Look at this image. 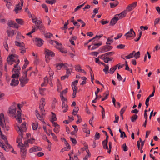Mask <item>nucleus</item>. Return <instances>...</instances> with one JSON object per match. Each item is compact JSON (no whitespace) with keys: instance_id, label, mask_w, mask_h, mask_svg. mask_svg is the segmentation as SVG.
<instances>
[{"instance_id":"obj_3","label":"nucleus","mask_w":160,"mask_h":160,"mask_svg":"<svg viewBox=\"0 0 160 160\" xmlns=\"http://www.w3.org/2000/svg\"><path fill=\"white\" fill-rule=\"evenodd\" d=\"M112 48V46L108 45H106L102 47L99 49L98 51L101 53L109 51Z\"/></svg>"},{"instance_id":"obj_9","label":"nucleus","mask_w":160,"mask_h":160,"mask_svg":"<svg viewBox=\"0 0 160 160\" xmlns=\"http://www.w3.org/2000/svg\"><path fill=\"white\" fill-rule=\"evenodd\" d=\"M120 14H117L112 18L111 20L110 24L112 26H113L117 22V21L119 19L117 16H120Z\"/></svg>"},{"instance_id":"obj_64","label":"nucleus","mask_w":160,"mask_h":160,"mask_svg":"<svg viewBox=\"0 0 160 160\" xmlns=\"http://www.w3.org/2000/svg\"><path fill=\"white\" fill-rule=\"evenodd\" d=\"M99 9V8H96L94 9L93 10V13L94 14H96L98 12V9Z\"/></svg>"},{"instance_id":"obj_63","label":"nucleus","mask_w":160,"mask_h":160,"mask_svg":"<svg viewBox=\"0 0 160 160\" xmlns=\"http://www.w3.org/2000/svg\"><path fill=\"white\" fill-rule=\"evenodd\" d=\"M72 87L73 90V91L77 92L78 89V88L76 87V86H74L72 85Z\"/></svg>"},{"instance_id":"obj_45","label":"nucleus","mask_w":160,"mask_h":160,"mask_svg":"<svg viewBox=\"0 0 160 160\" xmlns=\"http://www.w3.org/2000/svg\"><path fill=\"white\" fill-rule=\"evenodd\" d=\"M46 80H47V82L48 83L49 80H48V79L47 78V77L46 76L44 78V82L42 83V84H41V86L42 87H43V86L46 85L45 84V82Z\"/></svg>"},{"instance_id":"obj_30","label":"nucleus","mask_w":160,"mask_h":160,"mask_svg":"<svg viewBox=\"0 0 160 160\" xmlns=\"http://www.w3.org/2000/svg\"><path fill=\"white\" fill-rule=\"evenodd\" d=\"M127 108L126 106L124 107L121 110V118H122V119H123V117L122 116V114L124 113Z\"/></svg>"},{"instance_id":"obj_1","label":"nucleus","mask_w":160,"mask_h":160,"mask_svg":"<svg viewBox=\"0 0 160 160\" xmlns=\"http://www.w3.org/2000/svg\"><path fill=\"white\" fill-rule=\"evenodd\" d=\"M26 123L24 122L21 125L20 127L18 125H17L15 128L16 130L18 132L19 135L21 136L22 138H23V132L24 131H26Z\"/></svg>"},{"instance_id":"obj_22","label":"nucleus","mask_w":160,"mask_h":160,"mask_svg":"<svg viewBox=\"0 0 160 160\" xmlns=\"http://www.w3.org/2000/svg\"><path fill=\"white\" fill-rule=\"evenodd\" d=\"M57 2L56 0H46L45 1V2L48 4L52 5L53 4Z\"/></svg>"},{"instance_id":"obj_19","label":"nucleus","mask_w":160,"mask_h":160,"mask_svg":"<svg viewBox=\"0 0 160 160\" xmlns=\"http://www.w3.org/2000/svg\"><path fill=\"white\" fill-rule=\"evenodd\" d=\"M17 22L21 25H23L24 23V22L23 20L21 19L17 18L15 19Z\"/></svg>"},{"instance_id":"obj_27","label":"nucleus","mask_w":160,"mask_h":160,"mask_svg":"<svg viewBox=\"0 0 160 160\" xmlns=\"http://www.w3.org/2000/svg\"><path fill=\"white\" fill-rule=\"evenodd\" d=\"M20 74L19 73H15L13 74L12 75L11 78H13V79H15V78H18L20 76Z\"/></svg>"},{"instance_id":"obj_6","label":"nucleus","mask_w":160,"mask_h":160,"mask_svg":"<svg viewBox=\"0 0 160 160\" xmlns=\"http://www.w3.org/2000/svg\"><path fill=\"white\" fill-rule=\"evenodd\" d=\"M16 110V108L15 105H12L9 108L8 113L9 114L13 116L15 115Z\"/></svg>"},{"instance_id":"obj_5","label":"nucleus","mask_w":160,"mask_h":160,"mask_svg":"<svg viewBox=\"0 0 160 160\" xmlns=\"http://www.w3.org/2000/svg\"><path fill=\"white\" fill-rule=\"evenodd\" d=\"M45 52L46 58H49L50 56L53 57L55 56L54 53L48 49L45 48Z\"/></svg>"},{"instance_id":"obj_50","label":"nucleus","mask_w":160,"mask_h":160,"mask_svg":"<svg viewBox=\"0 0 160 160\" xmlns=\"http://www.w3.org/2000/svg\"><path fill=\"white\" fill-rule=\"evenodd\" d=\"M149 99H150V98L148 97L146 99V100L145 101V104L146 106V108H147L149 104L148 103L149 101Z\"/></svg>"},{"instance_id":"obj_48","label":"nucleus","mask_w":160,"mask_h":160,"mask_svg":"<svg viewBox=\"0 0 160 160\" xmlns=\"http://www.w3.org/2000/svg\"><path fill=\"white\" fill-rule=\"evenodd\" d=\"M133 57H134V56L133 55V53H130L128 55L126 56L125 58L127 59H129L131 58H133Z\"/></svg>"},{"instance_id":"obj_8","label":"nucleus","mask_w":160,"mask_h":160,"mask_svg":"<svg viewBox=\"0 0 160 160\" xmlns=\"http://www.w3.org/2000/svg\"><path fill=\"white\" fill-rule=\"evenodd\" d=\"M137 2H134L131 4L129 5L126 8V10L128 12H130L137 5Z\"/></svg>"},{"instance_id":"obj_25","label":"nucleus","mask_w":160,"mask_h":160,"mask_svg":"<svg viewBox=\"0 0 160 160\" xmlns=\"http://www.w3.org/2000/svg\"><path fill=\"white\" fill-rule=\"evenodd\" d=\"M14 22L12 20H10L8 21L7 22V25L10 27H13V25Z\"/></svg>"},{"instance_id":"obj_15","label":"nucleus","mask_w":160,"mask_h":160,"mask_svg":"<svg viewBox=\"0 0 160 160\" xmlns=\"http://www.w3.org/2000/svg\"><path fill=\"white\" fill-rule=\"evenodd\" d=\"M37 118L39 119L40 121H41L43 123L45 124V122L44 121V119L43 118V117L42 115H41L39 113L38 114H36Z\"/></svg>"},{"instance_id":"obj_32","label":"nucleus","mask_w":160,"mask_h":160,"mask_svg":"<svg viewBox=\"0 0 160 160\" xmlns=\"http://www.w3.org/2000/svg\"><path fill=\"white\" fill-rule=\"evenodd\" d=\"M122 148L124 151L125 152L128 150V148L127 146L126 143H124L122 145Z\"/></svg>"},{"instance_id":"obj_24","label":"nucleus","mask_w":160,"mask_h":160,"mask_svg":"<svg viewBox=\"0 0 160 160\" xmlns=\"http://www.w3.org/2000/svg\"><path fill=\"white\" fill-rule=\"evenodd\" d=\"M38 126V123H32V126L33 130H36Z\"/></svg>"},{"instance_id":"obj_2","label":"nucleus","mask_w":160,"mask_h":160,"mask_svg":"<svg viewBox=\"0 0 160 160\" xmlns=\"http://www.w3.org/2000/svg\"><path fill=\"white\" fill-rule=\"evenodd\" d=\"M22 145L19 147L20 148V154L21 155L22 160H25L26 156L27 150L26 146L23 143H22Z\"/></svg>"},{"instance_id":"obj_28","label":"nucleus","mask_w":160,"mask_h":160,"mask_svg":"<svg viewBox=\"0 0 160 160\" xmlns=\"http://www.w3.org/2000/svg\"><path fill=\"white\" fill-rule=\"evenodd\" d=\"M114 53V52H107L105 54H104V55L105 57H108V56H111L113 55Z\"/></svg>"},{"instance_id":"obj_42","label":"nucleus","mask_w":160,"mask_h":160,"mask_svg":"<svg viewBox=\"0 0 160 160\" xmlns=\"http://www.w3.org/2000/svg\"><path fill=\"white\" fill-rule=\"evenodd\" d=\"M68 20L67 22H66L65 23L64 26L61 28V29L62 30H65L68 28L67 25L68 24Z\"/></svg>"},{"instance_id":"obj_37","label":"nucleus","mask_w":160,"mask_h":160,"mask_svg":"<svg viewBox=\"0 0 160 160\" xmlns=\"http://www.w3.org/2000/svg\"><path fill=\"white\" fill-rule=\"evenodd\" d=\"M138 116L135 114L133 115L131 118V120L132 122H134L137 118Z\"/></svg>"},{"instance_id":"obj_41","label":"nucleus","mask_w":160,"mask_h":160,"mask_svg":"<svg viewBox=\"0 0 160 160\" xmlns=\"http://www.w3.org/2000/svg\"><path fill=\"white\" fill-rule=\"evenodd\" d=\"M115 120L113 121V122L115 123H117L118 122L119 119V116L116 114L115 115Z\"/></svg>"},{"instance_id":"obj_49","label":"nucleus","mask_w":160,"mask_h":160,"mask_svg":"<svg viewBox=\"0 0 160 160\" xmlns=\"http://www.w3.org/2000/svg\"><path fill=\"white\" fill-rule=\"evenodd\" d=\"M39 59L36 56L35 58L34 61V64L37 65L39 63Z\"/></svg>"},{"instance_id":"obj_4","label":"nucleus","mask_w":160,"mask_h":160,"mask_svg":"<svg viewBox=\"0 0 160 160\" xmlns=\"http://www.w3.org/2000/svg\"><path fill=\"white\" fill-rule=\"evenodd\" d=\"M19 80L20 82V84L22 87H23L25 86V85L29 81V79L27 77H24V76H22L19 78Z\"/></svg>"},{"instance_id":"obj_33","label":"nucleus","mask_w":160,"mask_h":160,"mask_svg":"<svg viewBox=\"0 0 160 160\" xmlns=\"http://www.w3.org/2000/svg\"><path fill=\"white\" fill-rule=\"evenodd\" d=\"M0 147H2L6 151H8L6 149H8L7 147L3 144V143L1 142H0Z\"/></svg>"},{"instance_id":"obj_16","label":"nucleus","mask_w":160,"mask_h":160,"mask_svg":"<svg viewBox=\"0 0 160 160\" xmlns=\"http://www.w3.org/2000/svg\"><path fill=\"white\" fill-rule=\"evenodd\" d=\"M15 43L16 46L22 48H24V47H25L24 44L22 42H19L17 41H15Z\"/></svg>"},{"instance_id":"obj_43","label":"nucleus","mask_w":160,"mask_h":160,"mask_svg":"<svg viewBox=\"0 0 160 160\" xmlns=\"http://www.w3.org/2000/svg\"><path fill=\"white\" fill-rule=\"evenodd\" d=\"M51 135L52 136L53 139L56 141H58L57 137L55 135V134L52 132L51 131Z\"/></svg>"},{"instance_id":"obj_58","label":"nucleus","mask_w":160,"mask_h":160,"mask_svg":"<svg viewBox=\"0 0 160 160\" xmlns=\"http://www.w3.org/2000/svg\"><path fill=\"white\" fill-rule=\"evenodd\" d=\"M101 22L102 25H104L107 23H109V21H103V20L101 21Z\"/></svg>"},{"instance_id":"obj_52","label":"nucleus","mask_w":160,"mask_h":160,"mask_svg":"<svg viewBox=\"0 0 160 160\" xmlns=\"http://www.w3.org/2000/svg\"><path fill=\"white\" fill-rule=\"evenodd\" d=\"M0 135L1 136V138L4 141L6 140L7 139V137L5 135L2 134V133H0Z\"/></svg>"},{"instance_id":"obj_17","label":"nucleus","mask_w":160,"mask_h":160,"mask_svg":"<svg viewBox=\"0 0 160 160\" xmlns=\"http://www.w3.org/2000/svg\"><path fill=\"white\" fill-rule=\"evenodd\" d=\"M13 57H15L17 58L18 59V56L15 54H12L9 55L7 58H8L9 61H12V59H13Z\"/></svg>"},{"instance_id":"obj_20","label":"nucleus","mask_w":160,"mask_h":160,"mask_svg":"<svg viewBox=\"0 0 160 160\" xmlns=\"http://www.w3.org/2000/svg\"><path fill=\"white\" fill-rule=\"evenodd\" d=\"M108 142H106V141H103L102 142V144L103 146V148L104 149H108Z\"/></svg>"},{"instance_id":"obj_60","label":"nucleus","mask_w":160,"mask_h":160,"mask_svg":"<svg viewBox=\"0 0 160 160\" xmlns=\"http://www.w3.org/2000/svg\"><path fill=\"white\" fill-rule=\"evenodd\" d=\"M60 49V51L62 53H66L67 52V50L65 48H61Z\"/></svg>"},{"instance_id":"obj_29","label":"nucleus","mask_w":160,"mask_h":160,"mask_svg":"<svg viewBox=\"0 0 160 160\" xmlns=\"http://www.w3.org/2000/svg\"><path fill=\"white\" fill-rule=\"evenodd\" d=\"M104 66L105 68L103 69V71L105 72V74H107L108 73L109 66L108 65H106Z\"/></svg>"},{"instance_id":"obj_44","label":"nucleus","mask_w":160,"mask_h":160,"mask_svg":"<svg viewBox=\"0 0 160 160\" xmlns=\"http://www.w3.org/2000/svg\"><path fill=\"white\" fill-rule=\"evenodd\" d=\"M22 138H17L16 141V142L17 143H18V146L19 147L21 146V145H22V143H21V144H20V142H21L22 140Z\"/></svg>"},{"instance_id":"obj_10","label":"nucleus","mask_w":160,"mask_h":160,"mask_svg":"<svg viewBox=\"0 0 160 160\" xmlns=\"http://www.w3.org/2000/svg\"><path fill=\"white\" fill-rule=\"evenodd\" d=\"M133 33L134 34V36L135 37L136 36L135 32H134L132 29H131L130 31H128L125 34V36H126L127 38H131L133 36Z\"/></svg>"},{"instance_id":"obj_62","label":"nucleus","mask_w":160,"mask_h":160,"mask_svg":"<svg viewBox=\"0 0 160 160\" xmlns=\"http://www.w3.org/2000/svg\"><path fill=\"white\" fill-rule=\"evenodd\" d=\"M62 108H68V107L67 104H66L65 102H63L62 103Z\"/></svg>"},{"instance_id":"obj_36","label":"nucleus","mask_w":160,"mask_h":160,"mask_svg":"<svg viewBox=\"0 0 160 160\" xmlns=\"http://www.w3.org/2000/svg\"><path fill=\"white\" fill-rule=\"evenodd\" d=\"M37 151H37V149H36V147H35V146L34 147L31 148L29 150V152L30 153L32 152H34Z\"/></svg>"},{"instance_id":"obj_11","label":"nucleus","mask_w":160,"mask_h":160,"mask_svg":"<svg viewBox=\"0 0 160 160\" xmlns=\"http://www.w3.org/2000/svg\"><path fill=\"white\" fill-rule=\"evenodd\" d=\"M102 44V43L101 42H99V43H95L92 42V44L91 45H93L91 48V50H94L97 48H98L99 46L101 45Z\"/></svg>"},{"instance_id":"obj_35","label":"nucleus","mask_w":160,"mask_h":160,"mask_svg":"<svg viewBox=\"0 0 160 160\" xmlns=\"http://www.w3.org/2000/svg\"><path fill=\"white\" fill-rule=\"evenodd\" d=\"M70 139L72 143L74 145L77 143V142L75 139L71 137H70Z\"/></svg>"},{"instance_id":"obj_40","label":"nucleus","mask_w":160,"mask_h":160,"mask_svg":"<svg viewBox=\"0 0 160 160\" xmlns=\"http://www.w3.org/2000/svg\"><path fill=\"white\" fill-rule=\"evenodd\" d=\"M140 52L139 51H138L134 54V56L135 57V58L136 59H138V58H139L140 57Z\"/></svg>"},{"instance_id":"obj_23","label":"nucleus","mask_w":160,"mask_h":160,"mask_svg":"<svg viewBox=\"0 0 160 160\" xmlns=\"http://www.w3.org/2000/svg\"><path fill=\"white\" fill-rule=\"evenodd\" d=\"M7 32L8 34V37H10L11 34H12V36H13L15 34L14 30H12V31H9L7 30Z\"/></svg>"},{"instance_id":"obj_12","label":"nucleus","mask_w":160,"mask_h":160,"mask_svg":"<svg viewBox=\"0 0 160 160\" xmlns=\"http://www.w3.org/2000/svg\"><path fill=\"white\" fill-rule=\"evenodd\" d=\"M22 9L21 7L20 6V3L16 5V7L15 8L14 11H15L16 14L18 13L19 12V11H21Z\"/></svg>"},{"instance_id":"obj_14","label":"nucleus","mask_w":160,"mask_h":160,"mask_svg":"<svg viewBox=\"0 0 160 160\" xmlns=\"http://www.w3.org/2000/svg\"><path fill=\"white\" fill-rule=\"evenodd\" d=\"M21 70V68L20 66H18L17 68H13L12 71V73H16L20 74V71Z\"/></svg>"},{"instance_id":"obj_55","label":"nucleus","mask_w":160,"mask_h":160,"mask_svg":"<svg viewBox=\"0 0 160 160\" xmlns=\"http://www.w3.org/2000/svg\"><path fill=\"white\" fill-rule=\"evenodd\" d=\"M123 137H126L127 136L124 132L121 131V137H122L124 138Z\"/></svg>"},{"instance_id":"obj_61","label":"nucleus","mask_w":160,"mask_h":160,"mask_svg":"<svg viewBox=\"0 0 160 160\" xmlns=\"http://www.w3.org/2000/svg\"><path fill=\"white\" fill-rule=\"evenodd\" d=\"M12 5V3L10 1L7 2L6 4V6L9 9L10 8V6Z\"/></svg>"},{"instance_id":"obj_59","label":"nucleus","mask_w":160,"mask_h":160,"mask_svg":"<svg viewBox=\"0 0 160 160\" xmlns=\"http://www.w3.org/2000/svg\"><path fill=\"white\" fill-rule=\"evenodd\" d=\"M108 95H109V93H108H108H107L106 94V95H105V97H104V98H102V101H104L105 100L107 99L108 98Z\"/></svg>"},{"instance_id":"obj_21","label":"nucleus","mask_w":160,"mask_h":160,"mask_svg":"<svg viewBox=\"0 0 160 160\" xmlns=\"http://www.w3.org/2000/svg\"><path fill=\"white\" fill-rule=\"evenodd\" d=\"M64 65V63H60L58 64H56V68H57L58 70H60Z\"/></svg>"},{"instance_id":"obj_26","label":"nucleus","mask_w":160,"mask_h":160,"mask_svg":"<svg viewBox=\"0 0 160 160\" xmlns=\"http://www.w3.org/2000/svg\"><path fill=\"white\" fill-rule=\"evenodd\" d=\"M126 10H125L122 12H121V18H123L125 17L127 14Z\"/></svg>"},{"instance_id":"obj_51","label":"nucleus","mask_w":160,"mask_h":160,"mask_svg":"<svg viewBox=\"0 0 160 160\" xmlns=\"http://www.w3.org/2000/svg\"><path fill=\"white\" fill-rule=\"evenodd\" d=\"M116 70V68H113V67H112L110 69V72L112 74Z\"/></svg>"},{"instance_id":"obj_56","label":"nucleus","mask_w":160,"mask_h":160,"mask_svg":"<svg viewBox=\"0 0 160 160\" xmlns=\"http://www.w3.org/2000/svg\"><path fill=\"white\" fill-rule=\"evenodd\" d=\"M140 29L143 30H147L148 29V27L147 26H145L144 27L143 26H141L140 27Z\"/></svg>"},{"instance_id":"obj_47","label":"nucleus","mask_w":160,"mask_h":160,"mask_svg":"<svg viewBox=\"0 0 160 160\" xmlns=\"http://www.w3.org/2000/svg\"><path fill=\"white\" fill-rule=\"evenodd\" d=\"M3 45L4 48L6 49V50L8 51V44H7V42H4Z\"/></svg>"},{"instance_id":"obj_7","label":"nucleus","mask_w":160,"mask_h":160,"mask_svg":"<svg viewBox=\"0 0 160 160\" xmlns=\"http://www.w3.org/2000/svg\"><path fill=\"white\" fill-rule=\"evenodd\" d=\"M35 44L38 47H41L43 44V41L41 39L35 38L34 40Z\"/></svg>"},{"instance_id":"obj_39","label":"nucleus","mask_w":160,"mask_h":160,"mask_svg":"<svg viewBox=\"0 0 160 160\" xmlns=\"http://www.w3.org/2000/svg\"><path fill=\"white\" fill-rule=\"evenodd\" d=\"M45 100V99L44 98H42L40 100V102H41V105L44 106L46 104Z\"/></svg>"},{"instance_id":"obj_54","label":"nucleus","mask_w":160,"mask_h":160,"mask_svg":"<svg viewBox=\"0 0 160 160\" xmlns=\"http://www.w3.org/2000/svg\"><path fill=\"white\" fill-rule=\"evenodd\" d=\"M69 75H65L62 76L61 77V79L62 80H64L65 78H68L69 77Z\"/></svg>"},{"instance_id":"obj_13","label":"nucleus","mask_w":160,"mask_h":160,"mask_svg":"<svg viewBox=\"0 0 160 160\" xmlns=\"http://www.w3.org/2000/svg\"><path fill=\"white\" fill-rule=\"evenodd\" d=\"M19 83L18 80H15V79H12V80L10 85L12 86H15L18 85Z\"/></svg>"},{"instance_id":"obj_38","label":"nucleus","mask_w":160,"mask_h":160,"mask_svg":"<svg viewBox=\"0 0 160 160\" xmlns=\"http://www.w3.org/2000/svg\"><path fill=\"white\" fill-rule=\"evenodd\" d=\"M94 137L95 140H98L100 138V134L98 132H96Z\"/></svg>"},{"instance_id":"obj_18","label":"nucleus","mask_w":160,"mask_h":160,"mask_svg":"<svg viewBox=\"0 0 160 160\" xmlns=\"http://www.w3.org/2000/svg\"><path fill=\"white\" fill-rule=\"evenodd\" d=\"M39 25H36L37 27H38V29H40V30H42L44 28V27L42 24V22L41 21L39 20Z\"/></svg>"},{"instance_id":"obj_53","label":"nucleus","mask_w":160,"mask_h":160,"mask_svg":"<svg viewBox=\"0 0 160 160\" xmlns=\"http://www.w3.org/2000/svg\"><path fill=\"white\" fill-rule=\"evenodd\" d=\"M20 50H21L20 52L22 54H23L24 53L26 52V48L24 47V48H22L21 49H20Z\"/></svg>"},{"instance_id":"obj_31","label":"nucleus","mask_w":160,"mask_h":160,"mask_svg":"<svg viewBox=\"0 0 160 160\" xmlns=\"http://www.w3.org/2000/svg\"><path fill=\"white\" fill-rule=\"evenodd\" d=\"M42 7L45 9V12H48V8L47 5L45 4H42L41 5Z\"/></svg>"},{"instance_id":"obj_57","label":"nucleus","mask_w":160,"mask_h":160,"mask_svg":"<svg viewBox=\"0 0 160 160\" xmlns=\"http://www.w3.org/2000/svg\"><path fill=\"white\" fill-rule=\"evenodd\" d=\"M21 113L20 111H18L17 113V118H21Z\"/></svg>"},{"instance_id":"obj_46","label":"nucleus","mask_w":160,"mask_h":160,"mask_svg":"<svg viewBox=\"0 0 160 160\" xmlns=\"http://www.w3.org/2000/svg\"><path fill=\"white\" fill-rule=\"evenodd\" d=\"M77 21L80 22L82 24V27H83L85 26L86 24L81 19H78L77 20Z\"/></svg>"},{"instance_id":"obj_34","label":"nucleus","mask_w":160,"mask_h":160,"mask_svg":"<svg viewBox=\"0 0 160 160\" xmlns=\"http://www.w3.org/2000/svg\"><path fill=\"white\" fill-rule=\"evenodd\" d=\"M53 35L50 33H48L45 35V37L46 38H50L52 37Z\"/></svg>"}]
</instances>
